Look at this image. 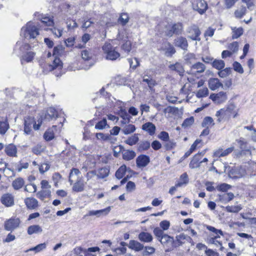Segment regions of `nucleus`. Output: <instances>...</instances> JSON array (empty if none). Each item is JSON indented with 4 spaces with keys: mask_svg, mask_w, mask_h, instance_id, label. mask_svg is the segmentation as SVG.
Segmentation results:
<instances>
[{
    "mask_svg": "<svg viewBox=\"0 0 256 256\" xmlns=\"http://www.w3.org/2000/svg\"><path fill=\"white\" fill-rule=\"evenodd\" d=\"M188 178L186 173H184L180 177V182L176 184V186H182L183 184L188 183Z\"/></svg>",
    "mask_w": 256,
    "mask_h": 256,
    "instance_id": "nucleus-52",
    "label": "nucleus"
},
{
    "mask_svg": "<svg viewBox=\"0 0 256 256\" xmlns=\"http://www.w3.org/2000/svg\"><path fill=\"white\" fill-rule=\"evenodd\" d=\"M58 116V113L56 109L54 108H50L45 114L44 119L48 121H50Z\"/></svg>",
    "mask_w": 256,
    "mask_h": 256,
    "instance_id": "nucleus-27",
    "label": "nucleus"
},
{
    "mask_svg": "<svg viewBox=\"0 0 256 256\" xmlns=\"http://www.w3.org/2000/svg\"><path fill=\"white\" fill-rule=\"evenodd\" d=\"M192 8L200 14H204L208 9V4L204 0H194L192 3Z\"/></svg>",
    "mask_w": 256,
    "mask_h": 256,
    "instance_id": "nucleus-6",
    "label": "nucleus"
},
{
    "mask_svg": "<svg viewBox=\"0 0 256 256\" xmlns=\"http://www.w3.org/2000/svg\"><path fill=\"white\" fill-rule=\"evenodd\" d=\"M232 30V38L236 39L240 37L244 32L243 28L241 27L236 28V27H231Z\"/></svg>",
    "mask_w": 256,
    "mask_h": 256,
    "instance_id": "nucleus-40",
    "label": "nucleus"
},
{
    "mask_svg": "<svg viewBox=\"0 0 256 256\" xmlns=\"http://www.w3.org/2000/svg\"><path fill=\"white\" fill-rule=\"evenodd\" d=\"M2 203L6 207H10L14 205V196L10 193L4 194L0 198Z\"/></svg>",
    "mask_w": 256,
    "mask_h": 256,
    "instance_id": "nucleus-12",
    "label": "nucleus"
},
{
    "mask_svg": "<svg viewBox=\"0 0 256 256\" xmlns=\"http://www.w3.org/2000/svg\"><path fill=\"white\" fill-rule=\"evenodd\" d=\"M149 156L142 154L139 156L136 159V164L138 167L142 168L146 166L150 162Z\"/></svg>",
    "mask_w": 256,
    "mask_h": 256,
    "instance_id": "nucleus-14",
    "label": "nucleus"
},
{
    "mask_svg": "<svg viewBox=\"0 0 256 256\" xmlns=\"http://www.w3.org/2000/svg\"><path fill=\"white\" fill-rule=\"evenodd\" d=\"M154 234L158 238V240L161 238L165 234L162 230L159 228H156L154 230Z\"/></svg>",
    "mask_w": 256,
    "mask_h": 256,
    "instance_id": "nucleus-63",
    "label": "nucleus"
},
{
    "mask_svg": "<svg viewBox=\"0 0 256 256\" xmlns=\"http://www.w3.org/2000/svg\"><path fill=\"white\" fill-rule=\"evenodd\" d=\"M64 52V48L62 45L54 46L53 49L52 56L56 57L61 56Z\"/></svg>",
    "mask_w": 256,
    "mask_h": 256,
    "instance_id": "nucleus-44",
    "label": "nucleus"
},
{
    "mask_svg": "<svg viewBox=\"0 0 256 256\" xmlns=\"http://www.w3.org/2000/svg\"><path fill=\"white\" fill-rule=\"evenodd\" d=\"M212 66L214 68L218 70H221L224 68L225 63L222 60H215L213 61Z\"/></svg>",
    "mask_w": 256,
    "mask_h": 256,
    "instance_id": "nucleus-45",
    "label": "nucleus"
},
{
    "mask_svg": "<svg viewBox=\"0 0 256 256\" xmlns=\"http://www.w3.org/2000/svg\"><path fill=\"white\" fill-rule=\"evenodd\" d=\"M47 246V244L46 242L38 244L34 247L30 248L26 250H25V252H28L30 251H34L36 254L44 250Z\"/></svg>",
    "mask_w": 256,
    "mask_h": 256,
    "instance_id": "nucleus-35",
    "label": "nucleus"
},
{
    "mask_svg": "<svg viewBox=\"0 0 256 256\" xmlns=\"http://www.w3.org/2000/svg\"><path fill=\"white\" fill-rule=\"evenodd\" d=\"M24 202L29 209H35L38 206V200L34 198H27L24 200Z\"/></svg>",
    "mask_w": 256,
    "mask_h": 256,
    "instance_id": "nucleus-31",
    "label": "nucleus"
},
{
    "mask_svg": "<svg viewBox=\"0 0 256 256\" xmlns=\"http://www.w3.org/2000/svg\"><path fill=\"white\" fill-rule=\"evenodd\" d=\"M111 210V207L108 206L106 208L96 210H90L89 211L88 216H96L97 217H100L101 216L107 215Z\"/></svg>",
    "mask_w": 256,
    "mask_h": 256,
    "instance_id": "nucleus-23",
    "label": "nucleus"
},
{
    "mask_svg": "<svg viewBox=\"0 0 256 256\" xmlns=\"http://www.w3.org/2000/svg\"><path fill=\"white\" fill-rule=\"evenodd\" d=\"M38 124H36L34 118L32 116H27L24 118V133L25 134L33 136L32 128L34 130H39L41 124L42 120Z\"/></svg>",
    "mask_w": 256,
    "mask_h": 256,
    "instance_id": "nucleus-2",
    "label": "nucleus"
},
{
    "mask_svg": "<svg viewBox=\"0 0 256 256\" xmlns=\"http://www.w3.org/2000/svg\"><path fill=\"white\" fill-rule=\"evenodd\" d=\"M192 238L190 236L184 234H180L176 236V241L174 242V247L179 246L185 243L186 242H190Z\"/></svg>",
    "mask_w": 256,
    "mask_h": 256,
    "instance_id": "nucleus-18",
    "label": "nucleus"
},
{
    "mask_svg": "<svg viewBox=\"0 0 256 256\" xmlns=\"http://www.w3.org/2000/svg\"><path fill=\"white\" fill-rule=\"evenodd\" d=\"M249 168L247 170L246 174L255 176L256 174V164L254 162H250L249 164Z\"/></svg>",
    "mask_w": 256,
    "mask_h": 256,
    "instance_id": "nucleus-57",
    "label": "nucleus"
},
{
    "mask_svg": "<svg viewBox=\"0 0 256 256\" xmlns=\"http://www.w3.org/2000/svg\"><path fill=\"white\" fill-rule=\"evenodd\" d=\"M174 44L176 46L184 50H187L188 44L186 38L180 36L174 40Z\"/></svg>",
    "mask_w": 256,
    "mask_h": 256,
    "instance_id": "nucleus-25",
    "label": "nucleus"
},
{
    "mask_svg": "<svg viewBox=\"0 0 256 256\" xmlns=\"http://www.w3.org/2000/svg\"><path fill=\"white\" fill-rule=\"evenodd\" d=\"M206 70V66L202 62H198L193 64L190 70V74L202 73Z\"/></svg>",
    "mask_w": 256,
    "mask_h": 256,
    "instance_id": "nucleus-24",
    "label": "nucleus"
},
{
    "mask_svg": "<svg viewBox=\"0 0 256 256\" xmlns=\"http://www.w3.org/2000/svg\"><path fill=\"white\" fill-rule=\"evenodd\" d=\"M81 55L83 60L88 62V66L84 68L85 69L89 68L94 64V61L92 60V54L90 51L83 50L82 51Z\"/></svg>",
    "mask_w": 256,
    "mask_h": 256,
    "instance_id": "nucleus-17",
    "label": "nucleus"
},
{
    "mask_svg": "<svg viewBox=\"0 0 256 256\" xmlns=\"http://www.w3.org/2000/svg\"><path fill=\"white\" fill-rule=\"evenodd\" d=\"M187 32L189 34L188 38L194 40H200L199 36L200 34V32L198 26L196 25H192L188 28Z\"/></svg>",
    "mask_w": 256,
    "mask_h": 256,
    "instance_id": "nucleus-7",
    "label": "nucleus"
},
{
    "mask_svg": "<svg viewBox=\"0 0 256 256\" xmlns=\"http://www.w3.org/2000/svg\"><path fill=\"white\" fill-rule=\"evenodd\" d=\"M246 12V8L244 6H242L240 9L237 10L235 12L234 14L236 17L238 18H242L244 15L245 14Z\"/></svg>",
    "mask_w": 256,
    "mask_h": 256,
    "instance_id": "nucleus-60",
    "label": "nucleus"
},
{
    "mask_svg": "<svg viewBox=\"0 0 256 256\" xmlns=\"http://www.w3.org/2000/svg\"><path fill=\"white\" fill-rule=\"evenodd\" d=\"M129 248L135 250L136 251H140L144 248V246L143 244L140 242L136 240H132L130 242Z\"/></svg>",
    "mask_w": 256,
    "mask_h": 256,
    "instance_id": "nucleus-39",
    "label": "nucleus"
},
{
    "mask_svg": "<svg viewBox=\"0 0 256 256\" xmlns=\"http://www.w3.org/2000/svg\"><path fill=\"white\" fill-rule=\"evenodd\" d=\"M231 174L234 175L233 178H240L246 174V172L242 168H236L232 170Z\"/></svg>",
    "mask_w": 256,
    "mask_h": 256,
    "instance_id": "nucleus-32",
    "label": "nucleus"
},
{
    "mask_svg": "<svg viewBox=\"0 0 256 256\" xmlns=\"http://www.w3.org/2000/svg\"><path fill=\"white\" fill-rule=\"evenodd\" d=\"M208 87L212 90H215L220 88H222L223 84L217 78H210L208 82Z\"/></svg>",
    "mask_w": 256,
    "mask_h": 256,
    "instance_id": "nucleus-20",
    "label": "nucleus"
},
{
    "mask_svg": "<svg viewBox=\"0 0 256 256\" xmlns=\"http://www.w3.org/2000/svg\"><path fill=\"white\" fill-rule=\"evenodd\" d=\"M9 128V124L6 118H0V134H4Z\"/></svg>",
    "mask_w": 256,
    "mask_h": 256,
    "instance_id": "nucleus-30",
    "label": "nucleus"
},
{
    "mask_svg": "<svg viewBox=\"0 0 256 256\" xmlns=\"http://www.w3.org/2000/svg\"><path fill=\"white\" fill-rule=\"evenodd\" d=\"M182 25L181 23H177L174 24H168L166 27L164 32L166 35L172 36L173 34H180L182 30Z\"/></svg>",
    "mask_w": 256,
    "mask_h": 256,
    "instance_id": "nucleus-5",
    "label": "nucleus"
},
{
    "mask_svg": "<svg viewBox=\"0 0 256 256\" xmlns=\"http://www.w3.org/2000/svg\"><path fill=\"white\" fill-rule=\"evenodd\" d=\"M25 182L22 178H16L12 182V186L15 190H18L24 185Z\"/></svg>",
    "mask_w": 256,
    "mask_h": 256,
    "instance_id": "nucleus-33",
    "label": "nucleus"
},
{
    "mask_svg": "<svg viewBox=\"0 0 256 256\" xmlns=\"http://www.w3.org/2000/svg\"><path fill=\"white\" fill-rule=\"evenodd\" d=\"M142 129L146 132L150 136H152L156 132V127L152 122H147L142 124Z\"/></svg>",
    "mask_w": 256,
    "mask_h": 256,
    "instance_id": "nucleus-19",
    "label": "nucleus"
},
{
    "mask_svg": "<svg viewBox=\"0 0 256 256\" xmlns=\"http://www.w3.org/2000/svg\"><path fill=\"white\" fill-rule=\"evenodd\" d=\"M231 68H223L218 72V75L222 78H224L229 76L231 73Z\"/></svg>",
    "mask_w": 256,
    "mask_h": 256,
    "instance_id": "nucleus-55",
    "label": "nucleus"
},
{
    "mask_svg": "<svg viewBox=\"0 0 256 256\" xmlns=\"http://www.w3.org/2000/svg\"><path fill=\"white\" fill-rule=\"evenodd\" d=\"M102 50L106 54V60H114L120 57L116 47H114L110 44L106 42L102 46Z\"/></svg>",
    "mask_w": 256,
    "mask_h": 256,
    "instance_id": "nucleus-4",
    "label": "nucleus"
},
{
    "mask_svg": "<svg viewBox=\"0 0 256 256\" xmlns=\"http://www.w3.org/2000/svg\"><path fill=\"white\" fill-rule=\"evenodd\" d=\"M17 150L16 146L12 144H8L5 146L4 152L9 156L16 157Z\"/></svg>",
    "mask_w": 256,
    "mask_h": 256,
    "instance_id": "nucleus-22",
    "label": "nucleus"
},
{
    "mask_svg": "<svg viewBox=\"0 0 256 256\" xmlns=\"http://www.w3.org/2000/svg\"><path fill=\"white\" fill-rule=\"evenodd\" d=\"M80 174V172L76 168H72L69 174L68 182L72 184V190L76 192H83L85 188V182Z\"/></svg>",
    "mask_w": 256,
    "mask_h": 256,
    "instance_id": "nucleus-1",
    "label": "nucleus"
},
{
    "mask_svg": "<svg viewBox=\"0 0 256 256\" xmlns=\"http://www.w3.org/2000/svg\"><path fill=\"white\" fill-rule=\"evenodd\" d=\"M136 130L135 126L132 124L126 125L122 129L124 134H128L134 132Z\"/></svg>",
    "mask_w": 256,
    "mask_h": 256,
    "instance_id": "nucleus-46",
    "label": "nucleus"
},
{
    "mask_svg": "<svg viewBox=\"0 0 256 256\" xmlns=\"http://www.w3.org/2000/svg\"><path fill=\"white\" fill-rule=\"evenodd\" d=\"M242 209L240 205L239 206H228L226 207V210L228 212L237 213Z\"/></svg>",
    "mask_w": 256,
    "mask_h": 256,
    "instance_id": "nucleus-54",
    "label": "nucleus"
},
{
    "mask_svg": "<svg viewBox=\"0 0 256 256\" xmlns=\"http://www.w3.org/2000/svg\"><path fill=\"white\" fill-rule=\"evenodd\" d=\"M208 94V90L207 88H204L200 89L196 94V96L198 98L206 97Z\"/></svg>",
    "mask_w": 256,
    "mask_h": 256,
    "instance_id": "nucleus-56",
    "label": "nucleus"
},
{
    "mask_svg": "<svg viewBox=\"0 0 256 256\" xmlns=\"http://www.w3.org/2000/svg\"><path fill=\"white\" fill-rule=\"evenodd\" d=\"M194 122V118L192 116L186 118L182 122V126L184 128L189 126Z\"/></svg>",
    "mask_w": 256,
    "mask_h": 256,
    "instance_id": "nucleus-62",
    "label": "nucleus"
},
{
    "mask_svg": "<svg viewBox=\"0 0 256 256\" xmlns=\"http://www.w3.org/2000/svg\"><path fill=\"white\" fill-rule=\"evenodd\" d=\"M160 243L168 248L174 247V241L173 237L165 234L160 239L158 240Z\"/></svg>",
    "mask_w": 256,
    "mask_h": 256,
    "instance_id": "nucleus-11",
    "label": "nucleus"
},
{
    "mask_svg": "<svg viewBox=\"0 0 256 256\" xmlns=\"http://www.w3.org/2000/svg\"><path fill=\"white\" fill-rule=\"evenodd\" d=\"M110 173V170L106 168H102L96 171V176L98 178L102 179L107 177Z\"/></svg>",
    "mask_w": 256,
    "mask_h": 256,
    "instance_id": "nucleus-36",
    "label": "nucleus"
},
{
    "mask_svg": "<svg viewBox=\"0 0 256 256\" xmlns=\"http://www.w3.org/2000/svg\"><path fill=\"white\" fill-rule=\"evenodd\" d=\"M205 150H204L194 155L189 164V166L190 168H196L200 166V160L205 154Z\"/></svg>",
    "mask_w": 256,
    "mask_h": 256,
    "instance_id": "nucleus-9",
    "label": "nucleus"
},
{
    "mask_svg": "<svg viewBox=\"0 0 256 256\" xmlns=\"http://www.w3.org/2000/svg\"><path fill=\"white\" fill-rule=\"evenodd\" d=\"M62 10L64 12L66 16L76 14L77 8L76 6H72L68 4H64L62 6Z\"/></svg>",
    "mask_w": 256,
    "mask_h": 256,
    "instance_id": "nucleus-21",
    "label": "nucleus"
},
{
    "mask_svg": "<svg viewBox=\"0 0 256 256\" xmlns=\"http://www.w3.org/2000/svg\"><path fill=\"white\" fill-rule=\"evenodd\" d=\"M126 167L125 165L122 166L116 172L115 176L118 179L122 178L126 173Z\"/></svg>",
    "mask_w": 256,
    "mask_h": 256,
    "instance_id": "nucleus-51",
    "label": "nucleus"
},
{
    "mask_svg": "<svg viewBox=\"0 0 256 256\" xmlns=\"http://www.w3.org/2000/svg\"><path fill=\"white\" fill-rule=\"evenodd\" d=\"M57 130V126H53L51 128L48 129L44 134V139L47 141L52 140L54 137V131Z\"/></svg>",
    "mask_w": 256,
    "mask_h": 256,
    "instance_id": "nucleus-28",
    "label": "nucleus"
},
{
    "mask_svg": "<svg viewBox=\"0 0 256 256\" xmlns=\"http://www.w3.org/2000/svg\"><path fill=\"white\" fill-rule=\"evenodd\" d=\"M138 134H134L133 136L129 137L126 140H125V142L130 145L133 146L136 144L138 141Z\"/></svg>",
    "mask_w": 256,
    "mask_h": 256,
    "instance_id": "nucleus-49",
    "label": "nucleus"
},
{
    "mask_svg": "<svg viewBox=\"0 0 256 256\" xmlns=\"http://www.w3.org/2000/svg\"><path fill=\"white\" fill-rule=\"evenodd\" d=\"M20 224L18 218H10L6 222L5 228L7 230H12L18 228Z\"/></svg>",
    "mask_w": 256,
    "mask_h": 256,
    "instance_id": "nucleus-16",
    "label": "nucleus"
},
{
    "mask_svg": "<svg viewBox=\"0 0 256 256\" xmlns=\"http://www.w3.org/2000/svg\"><path fill=\"white\" fill-rule=\"evenodd\" d=\"M161 50L164 51L165 55L167 56H171L176 52L173 46L167 42L163 43Z\"/></svg>",
    "mask_w": 256,
    "mask_h": 256,
    "instance_id": "nucleus-15",
    "label": "nucleus"
},
{
    "mask_svg": "<svg viewBox=\"0 0 256 256\" xmlns=\"http://www.w3.org/2000/svg\"><path fill=\"white\" fill-rule=\"evenodd\" d=\"M234 150V148L233 146L228 148L225 150H223L222 149L219 150L215 152L214 155L218 157L224 156L231 153Z\"/></svg>",
    "mask_w": 256,
    "mask_h": 256,
    "instance_id": "nucleus-42",
    "label": "nucleus"
},
{
    "mask_svg": "<svg viewBox=\"0 0 256 256\" xmlns=\"http://www.w3.org/2000/svg\"><path fill=\"white\" fill-rule=\"evenodd\" d=\"M35 53L33 52L28 51L26 52L22 56V64L24 61L27 62H32Z\"/></svg>",
    "mask_w": 256,
    "mask_h": 256,
    "instance_id": "nucleus-38",
    "label": "nucleus"
},
{
    "mask_svg": "<svg viewBox=\"0 0 256 256\" xmlns=\"http://www.w3.org/2000/svg\"><path fill=\"white\" fill-rule=\"evenodd\" d=\"M234 198V194L232 192L226 193L220 196V200L224 203L230 201Z\"/></svg>",
    "mask_w": 256,
    "mask_h": 256,
    "instance_id": "nucleus-43",
    "label": "nucleus"
},
{
    "mask_svg": "<svg viewBox=\"0 0 256 256\" xmlns=\"http://www.w3.org/2000/svg\"><path fill=\"white\" fill-rule=\"evenodd\" d=\"M233 68H234V70L236 72L240 74H243L244 72L242 65L238 62H234L233 64Z\"/></svg>",
    "mask_w": 256,
    "mask_h": 256,
    "instance_id": "nucleus-61",
    "label": "nucleus"
},
{
    "mask_svg": "<svg viewBox=\"0 0 256 256\" xmlns=\"http://www.w3.org/2000/svg\"><path fill=\"white\" fill-rule=\"evenodd\" d=\"M168 67L171 70L176 71L180 76H183L184 70L180 63L176 62L174 64H170Z\"/></svg>",
    "mask_w": 256,
    "mask_h": 256,
    "instance_id": "nucleus-34",
    "label": "nucleus"
},
{
    "mask_svg": "<svg viewBox=\"0 0 256 256\" xmlns=\"http://www.w3.org/2000/svg\"><path fill=\"white\" fill-rule=\"evenodd\" d=\"M42 232V228L39 225H32L28 227V234L32 235L34 234H40Z\"/></svg>",
    "mask_w": 256,
    "mask_h": 256,
    "instance_id": "nucleus-37",
    "label": "nucleus"
},
{
    "mask_svg": "<svg viewBox=\"0 0 256 256\" xmlns=\"http://www.w3.org/2000/svg\"><path fill=\"white\" fill-rule=\"evenodd\" d=\"M214 120L210 116L205 117L202 123V126L203 128H208L210 126H214Z\"/></svg>",
    "mask_w": 256,
    "mask_h": 256,
    "instance_id": "nucleus-50",
    "label": "nucleus"
},
{
    "mask_svg": "<svg viewBox=\"0 0 256 256\" xmlns=\"http://www.w3.org/2000/svg\"><path fill=\"white\" fill-rule=\"evenodd\" d=\"M150 142L148 141H142L138 144V150L140 152L147 150L150 147Z\"/></svg>",
    "mask_w": 256,
    "mask_h": 256,
    "instance_id": "nucleus-53",
    "label": "nucleus"
},
{
    "mask_svg": "<svg viewBox=\"0 0 256 256\" xmlns=\"http://www.w3.org/2000/svg\"><path fill=\"white\" fill-rule=\"evenodd\" d=\"M34 16H37L38 18L41 21V23L45 26H53L54 24L52 18L45 16L42 14H40L38 12H36Z\"/></svg>",
    "mask_w": 256,
    "mask_h": 256,
    "instance_id": "nucleus-10",
    "label": "nucleus"
},
{
    "mask_svg": "<svg viewBox=\"0 0 256 256\" xmlns=\"http://www.w3.org/2000/svg\"><path fill=\"white\" fill-rule=\"evenodd\" d=\"M128 61L130 68H136L140 64L138 60L136 58H128Z\"/></svg>",
    "mask_w": 256,
    "mask_h": 256,
    "instance_id": "nucleus-64",
    "label": "nucleus"
},
{
    "mask_svg": "<svg viewBox=\"0 0 256 256\" xmlns=\"http://www.w3.org/2000/svg\"><path fill=\"white\" fill-rule=\"evenodd\" d=\"M63 64L61 60L56 57H54L52 63L48 65V68L50 71H60L62 68Z\"/></svg>",
    "mask_w": 256,
    "mask_h": 256,
    "instance_id": "nucleus-13",
    "label": "nucleus"
},
{
    "mask_svg": "<svg viewBox=\"0 0 256 256\" xmlns=\"http://www.w3.org/2000/svg\"><path fill=\"white\" fill-rule=\"evenodd\" d=\"M106 126V118H103L102 120L98 122L95 125V128L99 130H102L105 128Z\"/></svg>",
    "mask_w": 256,
    "mask_h": 256,
    "instance_id": "nucleus-58",
    "label": "nucleus"
},
{
    "mask_svg": "<svg viewBox=\"0 0 256 256\" xmlns=\"http://www.w3.org/2000/svg\"><path fill=\"white\" fill-rule=\"evenodd\" d=\"M210 98L214 103L216 104H220L226 100L227 96L225 92H220L217 94H210Z\"/></svg>",
    "mask_w": 256,
    "mask_h": 256,
    "instance_id": "nucleus-8",
    "label": "nucleus"
},
{
    "mask_svg": "<svg viewBox=\"0 0 256 256\" xmlns=\"http://www.w3.org/2000/svg\"><path fill=\"white\" fill-rule=\"evenodd\" d=\"M21 34L26 38H34L39 34L38 28L33 22H28L21 29Z\"/></svg>",
    "mask_w": 256,
    "mask_h": 256,
    "instance_id": "nucleus-3",
    "label": "nucleus"
},
{
    "mask_svg": "<svg viewBox=\"0 0 256 256\" xmlns=\"http://www.w3.org/2000/svg\"><path fill=\"white\" fill-rule=\"evenodd\" d=\"M216 116L218 118V121L219 122L223 120L228 119L231 116L226 108H222L217 111Z\"/></svg>",
    "mask_w": 256,
    "mask_h": 256,
    "instance_id": "nucleus-26",
    "label": "nucleus"
},
{
    "mask_svg": "<svg viewBox=\"0 0 256 256\" xmlns=\"http://www.w3.org/2000/svg\"><path fill=\"white\" fill-rule=\"evenodd\" d=\"M64 19L66 20V23L68 30H74L78 27V25L75 20H73L71 22L69 18H66L65 17L64 18Z\"/></svg>",
    "mask_w": 256,
    "mask_h": 256,
    "instance_id": "nucleus-47",
    "label": "nucleus"
},
{
    "mask_svg": "<svg viewBox=\"0 0 256 256\" xmlns=\"http://www.w3.org/2000/svg\"><path fill=\"white\" fill-rule=\"evenodd\" d=\"M138 239L142 242H150L153 240L152 235L148 232H141L138 236Z\"/></svg>",
    "mask_w": 256,
    "mask_h": 256,
    "instance_id": "nucleus-29",
    "label": "nucleus"
},
{
    "mask_svg": "<svg viewBox=\"0 0 256 256\" xmlns=\"http://www.w3.org/2000/svg\"><path fill=\"white\" fill-rule=\"evenodd\" d=\"M226 108L231 116H232L234 118L236 116L238 110L233 103L230 104Z\"/></svg>",
    "mask_w": 256,
    "mask_h": 256,
    "instance_id": "nucleus-41",
    "label": "nucleus"
},
{
    "mask_svg": "<svg viewBox=\"0 0 256 256\" xmlns=\"http://www.w3.org/2000/svg\"><path fill=\"white\" fill-rule=\"evenodd\" d=\"M136 156V153L133 150H128L125 151L122 154V158L126 160H130Z\"/></svg>",
    "mask_w": 256,
    "mask_h": 256,
    "instance_id": "nucleus-48",
    "label": "nucleus"
},
{
    "mask_svg": "<svg viewBox=\"0 0 256 256\" xmlns=\"http://www.w3.org/2000/svg\"><path fill=\"white\" fill-rule=\"evenodd\" d=\"M50 168V166L48 162H44L39 166V171L40 174H43L47 172Z\"/></svg>",
    "mask_w": 256,
    "mask_h": 256,
    "instance_id": "nucleus-59",
    "label": "nucleus"
}]
</instances>
